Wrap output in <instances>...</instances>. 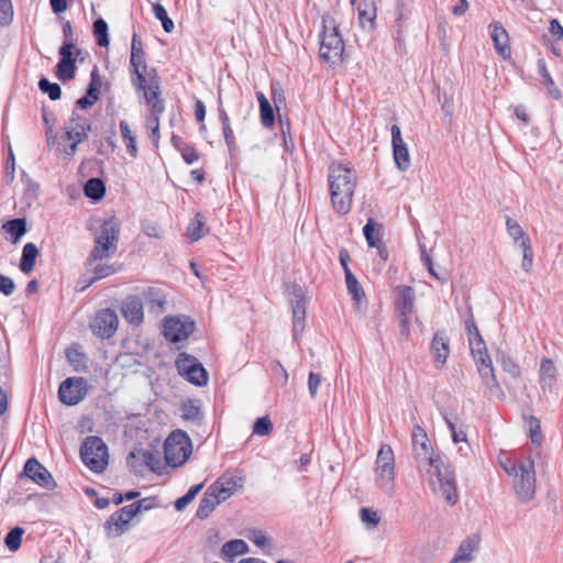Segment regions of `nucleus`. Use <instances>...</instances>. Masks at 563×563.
I'll list each match as a JSON object with an SVG mask.
<instances>
[{"label": "nucleus", "instance_id": "nucleus-18", "mask_svg": "<svg viewBox=\"0 0 563 563\" xmlns=\"http://www.w3.org/2000/svg\"><path fill=\"white\" fill-rule=\"evenodd\" d=\"M391 131L393 154L396 166L405 172L410 167V155L406 143L401 137V130L394 124Z\"/></svg>", "mask_w": 563, "mask_h": 563}, {"label": "nucleus", "instance_id": "nucleus-59", "mask_svg": "<svg viewBox=\"0 0 563 563\" xmlns=\"http://www.w3.org/2000/svg\"><path fill=\"white\" fill-rule=\"evenodd\" d=\"M179 151L181 153V157L187 164H194L199 159V153L192 145L184 144Z\"/></svg>", "mask_w": 563, "mask_h": 563}, {"label": "nucleus", "instance_id": "nucleus-61", "mask_svg": "<svg viewBox=\"0 0 563 563\" xmlns=\"http://www.w3.org/2000/svg\"><path fill=\"white\" fill-rule=\"evenodd\" d=\"M522 249L523 257L521 262V267L526 273H530L533 264V252L531 249V244H525Z\"/></svg>", "mask_w": 563, "mask_h": 563}, {"label": "nucleus", "instance_id": "nucleus-28", "mask_svg": "<svg viewBox=\"0 0 563 563\" xmlns=\"http://www.w3.org/2000/svg\"><path fill=\"white\" fill-rule=\"evenodd\" d=\"M540 383L543 390L552 391L556 383V367L552 360L543 358L540 364Z\"/></svg>", "mask_w": 563, "mask_h": 563}, {"label": "nucleus", "instance_id": "nucleus-54", "mask_svg": "<svg viewBox=\"0 0 563 563\" xmlns=\"http://www.w3.org/2000/svg\"><path fill=\"white\" fill-rule=\"evenodd\" d=\"M13 21V7L11 0H0V25L7 26Z\"/></svg>", "mask_w": 563, "mask_h": 563}, {"label": "nucleus", "instance_id": "nucleus-25", "mask_svg": "<svg viewBox=\"0 0 563 563\" xmlns=\"http://www.w3.org/2000/svg\"><path fill=\"white\" fill-rule=\"evenodd\" d=\"M415 299V290L410 286L401 285L396 287L395 308L397 312L412 313Z\"/></svg>", "mask_w": 563, "mask_h": 563}, {"label": "nucleus", "instance_id": "nucleus-26", "mask_svg": "<svg viewBox=\"0 0 563 563\" xmlns=\"http://www.w3.org/2000/svg\"><path fill=\"white\" fill-rule=\"evenodd\" d=\"M124 318L133 324H140L143 321V303L136 296H130L122 305Z\"/></svg>", "mask_w": 563, "mask_h": 563}, {"label": "nucleus", "instance_id": "nucleus-45", "mask_svg": "<svg viewBox=\"0 0 563 563\" xmlns=\"http://www.w3.org/2000/svg\"><path fill=\"white\" fill-rule=\"evenodd\" d=\"M92 27L97 44L101 47H107L110 42L107 22L102 18H98L95 20Z\"/></svg>", "mask_w": 563, "mask_h": 563}, {"label": "nucleus", "instance_id": "nucleus-20", "mask_svg": "<svg viewBox=\"0 0 563 563\" xmlns=\"http://www.w3.org/2000/svg\"><path fill=\"white\" fill-rule=\"evenodd\" d=\"M243 486V477L233 475V474H224L219 477L211 487L218 494V497L225 501L228 498L233 496L238 488Z\"/></svg>", "mask_w": 563, "mask_h": 563}, {"label": "nucleus", "instance_id": "nucleus-27", "mask_svg": "<svg viewBox=\"0 0 563 563\" xmlns=\"http://www.w3.org/2000/svg\"><path fill=\"white\" fill-rule=\"evenodd\" d=\"M223 500L218 497V494L211 487V485L207 488L202 498L200 499L199 506L196 511V516L199 519H206L210 516V514L216 509V507L221 504Z\"/></svg>", "mask_w": 563, "mask_h": 563}, {"label": "nucleus", "instance_id": "nucleus-40", "mask_svg": "<svg viewBox=\"0 0 563 563\" xmlns=\"http://www.w3.org/2000/svg\"><path fill=\"white\" fill-rule=\"evenodd\" d=\"M363 234L369 247L378 245L382 242L380 224L369 218L363 228Z\"/></svg>", "mask_w": 563, "mask_h": 563}, {"label": "nucleus", "instance_id": "nucleus-41", "mask_svg": "<svg viewBox=\"0 0 563 563\" xmlns=\"http://www.w3.org/2000/svg\"><path fill=\"white\" fill-rule=\"evenodd\" d=\"M208 232L206 228L205 218L202 214L197 213L195 219L189 223L187 228V235L191 241H198L205 236Z\"/></svg>", "mask_w": 563, "mask_h": 563}, {"label": "nucleus", "instance_id": "nucleus-23", "mask_svg": "<svg viewBox=\"0 0 563 563\" xmlns=\"http://www.w3.org/2000/svg\"><path fill=\"white\" fill-rule=\"evenodd\" d=\"M59 62L57 63L56 75L62 81H68L75 77L76 62L73 57V51H68V47H59Z\"/></svg>", "mask_w": 563, "mask_h": 563}, {"label": "nucleus", "instance_id": "nucleus-9", "mask_svg": "<svg viewBox=\"0 0 563 563\" xmlns=\"http://www.w3.org/2000/svg\"><path fill=\"white\" fill-rule=\"evenodd\" d=\"M412 12V0H395V20L393 25V38L395 49L401 53L405 47L407 34V21Z\"/></svg>", "mask_w": 563, "mask_h": 563}, {"label": "nucleus", "instance_id": "nucleus-30", "mask_svg": "<svg viewBox=\"0 0 563 563\" xmlns=\"http://www.w3.org/2000/svg\"><path fill=\"white\" fill-rule=\"evenodd\" d=\"M478 542L477 537H470L462 541L450 563L471 562L473 560V553L477 550Z\"/></svg>", "mask_w": 563, "mask_h": 563}, {"label": "nucleus", "instance_id": "nucleus-51", "mask_svg": "<svg viewBox=\"0 0 563 563\" xmlns=\"http://www.w3.org/2000/svg\"><path fill=\"white\" fill-rule=\"evenodd\" d=\"M155 506H156L155 497H147V498H143V499H140L137 501H134V503H132L130 505H126V511L125 512H130L132 515H137L142 510H145V511L146 510H151Z\"/></svg>", "mask_w": 563, "mask_h": 563}, {"label": "nucleus", "instance_id": "nucleus-46", "mask_svg": "<svg viewBox=\"0 0 563 563\" xmlns=\"http://www.w3.org/2000/svg\"><path fill=\"white\" fill-rule=\"evenodd\" d=\"M496 358H497V362L500 363L503 369L506 373L510 374L512 377L520 376L519 365L509 355H507L503 351L498 350Z\"/></svg>", "mask_w": 563, "mask_h": 563}, {"label": "nucleus", "instance_id": "nucleus-17", "mask_svg": "<svg viewBox=\"0 0 563 563\" xmlns=\"http://www.w3.org/2000/svg\"><path fill=\"white\" fill-rule=\"evenodd\" d=\"M21 476H25L35 484L47 489L55 486V482L51 473L35 457H31L25 462Z\"/></svg>", "mask_w": 563, "mask_h": 563}, {"label": "nucleus", "instance_id": "nucleus-38", "mask_svg": "<svg viewBox=\"0 0 563 563\" xmlns=\"http://www.w3.org/2000/svg\"><path fill=\"white\" fill-rule=\"evenodd\" d=\"M507 232L514 239V243L520 247H523L525 244H530L529 236L525 233L521 225L512 220L511 218H507L506 221Z\"/></svg>", "mask_w": 563, "mask_h": 563}, {"label": "nucleus", "instance_id": "nucleus-8", "mask_svg": "<svg viewBox=\"0 0 563 563\" xmlns=\"http://www.w3.org/2000/svg\"><path fill=\"white\" fill-rule=\"evenodd\" d=\"M514 488L521 503H528L536 495V471L534 462L528 457L519 467L518 476L514 477Z\"/></svg>", "mask_w": 563, "mask_h": 563}, {"label": "nucleus", "instance_id": "nucleus-56", "mask_svg": "<svg viewBox=\"0 0 563 563\" xmlns=\"http://www.w3.org/2000/svg\"><path fill=\"white\" fill-rule=\"evenodd\" d=\"M410 316L411 313L397 312L400 336L405 340L410 335Z\"/></svg>", "mask_w": 563, "mask_h": 563}, {"label": "nucleus", "instance_id": "nucleus-31", "mask_svg": "<svg viewBox=\"0 0 563 563\" xmlns=\"http://www.w3.org/2000/svg\"><path fill=\"white\" fill-rule=\"evenodd\" d=\"M375 483L386 495H393L395 489V468H375Z\"/></svg>", "mask_w": 563, "mask_h": 563}, {"label": "nucleus", "instance_id": "nucleus-50", "mask_svg": "<svg viewBox=\"0 0 563 563\" xmlns=\"http://www.w3.org/2000/svg\"><path fill=\"white\" fill-rule=\"evenodd\" d=\"M153 13L157 20L161 21L165 32L170 33L174 30V22L168 16L166 9L161 3L153 4Z\"/></svg>", "mask_w": 563, "mask_h": 563}, {"label": "nucleus", "instance_id": "nucleus-11", "mask_svg": "<svg viewBox=\"0 0 563 563\" xmlns=\"http://www.w3.org/2000/svg\"><path fill=\"white\" fill-rule=\"evenodd\" d=\"M195 331V322L188 317H169L164 322V336L166 340L177 343L189 338Z\"/></svg>", "mask_w": 563, "mask_h": 563}, {"label": "nucleus", "instance_id": "nucleus-13", "mask_svg": "<svg viewBox=\"0 0 563 563\" xmlns=\"http://www.w3.org/2000/svg\"><path fill=\"white\" fill-rule=\"evenodd\" d=\"M119 325V319L114 310L101 309L90 321V329L92 333L101 339L111 338Z\"/></svg>", "mask_w": 563, "mask_h": 563}, {"label": "nucleus", "instance_id": "nucleus-42", "mask_svg": "<svg viewBox=\"0 0 563 563\" xmlns=\"http://www.w3.org/2000/svg\"><path fill=\"white\" fill-rule=\"evenodd\" d=\"M375 468H395V457L390 445L383 444L377 453Z\"/></svg>", "mask_w": 563, "mask_h": 563}, {"label": "nucleus", "instance_id": "nucleus-32", "mask_svg": "<svg viewBox=\"0 0 563 563\" xmlns=\"http://www.w3.org/2000/svg\"><path fill=\"white\" fill-rule=\"evenodd\" d=\"M249 552L247 543L242 539H234L225 542L222 545L221 554L230 562L234 561L236 555H242Z\"/></svg>", "mask_w": 563, "mask_h": 563}, {"label": "nucleus", "instance_id": "nucleus-48", "mask_svg": "<svg viewBox=\"0 0 563 563\" xmlns=\"http://www.w3.org/2000/svg\"><path fill=\"white\" fill-rule=\"evenodd\" d=\"M203 487V483L194 485L189 490L180 498L176 499L174 506L177 511H183L200 493Z\"/></svg>", "mask_w": 563, "mask_h": 563}, {"label": "nucleus", "instance_id": "nucleus-55", "mask_svg": "<svg viewBox=\"0 0 563 563\" xmlns=\"http://www.w3.org/2000/svg\"><path fill=\"white\" fill-rule=\"evenodd\" d=\"M273 430V423L271 419L266 417L257 418L253 426V433L257 435H267Z\"/></svg>", "mask_w": 563, "mask_h": 563}, {"label": "nucleus", "instance_id": "nucleus-58", "mask_svg": "<svg viewBox=\"0 0 563 563\" xmlns=\"http://www.w3.org/2000/svg\"><path fill=\"white\" fill-rule=\"evenodd\" d=\"M114 273H117V268L113 265L99 264V265L95 266V268H93L95 277L90 282V284L98 279L106 278Z\"/></svg>", "mask_w": 563, "mask_h": 563}, {"label": "nucleus", "instance_id": "nucleus-52", "mask_svg": "<svg viewBox=\"0 0 563 563\" xmlns=\"http://www.w3.org/2000/svg\"><path fill=\"white\" fill-rule=\"evenodd\" d=\"M100 87L101 78L98 68L95 67L90 74V82L87 87L86 95L92 98L93 100H98L100 96Z\"/></svg>", "mask_w": 563, "mask_h": 563}, {"label": "nucleus", "instance_id": "nucleus-22", "mask_svg": "<svg viewBox=\"0 0 563 563\" xmlns=\"http://www.w3.org/2000/svg\"><path fill=\"white\" fill-rule=\"evenodd\" d=\"M140 90L144 91L146 103L151 106V111L154 115H159L164 112V101L159 98L161 89L158 78L156 76L145 79V87Z\"/></svg>", "mask_w": 563, "mask_h": 563}, {"label": "nucleus", "instance_id": "nucleus-64", "mask_svg": "<svg viewBox=\"0 0 563 563\" xmlns=\"http://www.w3.org/2000/svg\"><path fill=\"white\" fill-rule=\"evenodd\" d=\"M15 290V284L12 278L0 274V292L4 296H11Z\"/></svg>", "mask_w": 563, "mask_h": 563}, {"label": "nucleus", "instance_id": "nucleus-35", "mask_svg": "<svg viewBox=\"0 0 563 563\" xmlns=\"http://www.w3.org/2000/svg\"><path fill=\"white\" fill-rule=\"evenodd\" d=\"M181 418L186 421L199 422L202 418L198 400L188 399L181 404Z\"/></svg>", "mask_w": 563, "mask_h": 563}, {"label": "nucleus", "instance_id": "nucleus-15", "mask_svg": "<svg viewBox=\"0 0 563 563\" xmlns=\"http://www.w3.org/2000/svg\"><path fill=\"white\" fill-rule=\"evenodd\" d=\"M289 301L292 310L294 335L297 336L305 328L306 299L300 286L294 285L289 292Z\"/></svg>", "mask_w": 563, "mask_h": 563}, {"label": "nucleus", "instance_id": "nucleus-16", "mask_svg": "<svg viewBox=\"0 0 563 563\" xmlns=\"http://www.w3.org/2000/svg\"><path fill=\"white\" fill-rule=\"evenodd\" d=\"M91 130V122L88 118L74 111L71 117L65 122V137L68 141L84 142Z\"/></svg>", "mask_w": 563, "mask_h": 563}, {"label": "nucleus", "instance_id": "nucleus-12", "mask_svg": "<svg viewBox=\"0 0 563 563\" xmlns=\"http://www.w3.org/2000/svg\"><path fill=\"white\" fill-rule=\"evenodd\" d=\"M87 394V382L84 377H69L58 388L60 402L67 406L79 404Z\"/></svg>", "mask_w": 563, "mask_h": 563}, {"label": "nucleus", "instance_id": "nucleus-10", "mask_svg": "<svg viewBox=\"0 0 563 563\" xmlns=\"http://www.w3.org/2000/svg\"><path fill=\"white\" fill-rule=\"evenodd\" d=\"M176 366L188 382L196 386H205L208 383V373L198 360L187 353H180L176 360Z\"/></svg>", "mask_w": 563, "mask_h": 563}, {"label": "nucleus", "instance_id": "nucleus-7", "mask_svg": "<svg viewBox=\"0 0 563 563\" xmlns=\"http://www.w3.org/2000/svg\"><path fill=\"white\" fill-rule=\"evenodd\" d=\"M192 452L188 434L183 430L173 431L164 444V456L168 465L177 467L186 463Z\"/></svg>", "mask_w": 563, "mask_h": 563}, {"label": "nucleus", "instance_id": "nucleus-21", "mask_svg": "<svg viewBox=\"0 0 563 563\" xmlns=\"http://www.w3.org/2000/svg\"><path fill=\"white\" fill-rule=\"evenodd\" d=\"M430 349L434 357L435 368H442L450 354V339L444 331L434 333Z\"/></svg>", "mask_w": 563, "mask_h": 563}, {"label": "nucleus", "instance_id": "nucleus-4", "mask_svg": "<svg viewBox=\"0 0 563 563\" xmlns=\"http://www.w3.org/2000/svg\"><path fill=\"white\" fill-rule=\"evenodd\" d=\"M468 344L471 354L477 366V371L483 379V383L490 390L493 396L500 400L505 399V393L497 380L492 358L488 355L486 343L483 340L481 333L476 332L475 336H471Z\"/></svg>", "mask_w": 563, "mask_h": 563}, {"label": "nucleus", "instance_id": "nucleus-5", "mask_svg": "<svg viewBox=\"0 0 563 563\" xmlns=\"http://www.w3.org/2000/svg\"><path fill=\"white\" fill-rule=\"evenodd\" d=\"M119 239V220L114 217L104 220L96 234L95 246L87 258L88 264L114 255L118 250Z\"/></svg>", "mask_w": 563, "mask_h": 563}, {"label": "nucleus", "instance_id": "nucleus-34", "mask_svg": "<svg viewBox=\"0 0 563 563\" xmlns=\"http://www.w3.org/2000/svg\"><path fill=\"white\" fill-rule=\"evenodd\" d=\"M85 196L93 201H99L106 194V185L101 178L92 177L84 186Z\"/></svg>", "mask_w": 563, "mask_h": 563}, {"label": "nucleus", "instance_id": "nucleus-44", "mask_svg": "<svg viewBox=\"0 0 563 563\" xmlns=\"http://www.w3.org/2000/svg\"><path fill=\"white\" fill-rule=\"evenodd\" d=\"M120 131H121L123 142L125 143L126 151L130 153L131 156L136 157L137 145H136L135 136L133 135V133L130 130V126L125 120L120 121Z\"/></svg>", "mask_w": 563, "mask_h": 563}, {"label": "nucleus", "instance_id": "nucleus-60", "mask_svg": "<svg viewBox=\"0 0 563 563\" xmlns=\"http://www.w3.org/2000/svg\"><path fill=\"white\" fill-rule=\"evenodd\" d=\"M63 35H64V42L60 47H68V51H73L75 47V40H74V33L73 27L69 21L65 22L63 25Z\"/></svg>", "mask_w": 563, "mask_h": 563}, {"label": "nucleus", "instance_id": "nucleus-47", "mask_svg": "<svg viewBox=\"0 0 563 563\" xmlns=\"http://www.w3.org/2000/svg\"><path fill=\"white\" fill-rule=\"evenodd\" d=\"M24 533V529L21 527H14L12 528L4 538V544L5 547L14 552L20 549L22 543V536Z\"/></svg>", "mask_w": 563, "mask_h": 563}, {"label": "nucleus", "instance_id": "nucleus-36", "mask_svg": "<svg viewBox=\"0 0 563 563\" xmlns=\"http://www.w3.org/2000/svg\"><path fill=\"white\" fill-rule=\"evenodd\" d=\"M2 230L13 238L16 243L26 232V221L23 218H15L2 224Z\"/></svg>", "mask_w": 563, "mask_h": 563}, {"label": "nucleus", "instance_id": "nucleus-29", "mask_svg": "<svg viewBox=\"0 0 563 563\" xmlns=\"http://www.w3.org/2000/svg\"><path fill=\"white\" fill-rule=\"evenodd\" d=\"M492 32V40L497 53L503 58L510 57V47L508 45V34L500 23H494Z\"/></svg>", "mask_w": 563, "mask_h": 563}, {"label": "nucleus", "instance_id": "nucleus-33", "mask_svg": "<svg viewBox=\"0 0 563 563\" xmlns=\"http://www.w3.org/2000/svg\"><path fill=\"white\" fill-rule=\"evenodd\" d=\"M38 256V249L34 243H26L22 250V257L20 262V269L29 274L33 271Z\"/></svg>", "mask_w": 563, "mask_h": 563}, {"label": "nucleus", "instance_id": "nucleus-1", "mask_svg": "<svg viewBox=\"0 0 563 563\" xmlns=\"http://www.w3.org/2000/svg\"><path fill=\"white\" fill-rule=\"evenodd\" d=\"M412 448L415 459L419 464L426 462L434 470L439 490L450 505L457 503L456 485L453 472L439 456H434L431 452L429 439L426 430L416 424L412 429Z\"/></svg>", "mask_w": 563, "mask_h": 563}, {"label": "nucleus", "instance_id": "nucleus-14", "mask_svg": "<svg viewBox=\"0 0 563 563\" xmlns=\"http://www.w3.org/2000/svg\"><path fill=\"white\" fill-rule=\"evenodd\" d=\"M126 464L136 475H143L146 467L153 472L161 468V460L148 450H134L126 457Z\"/></svg>", "mask_w": 563, "mask_h": 563}, {"label": "nucleus", "instance_id": "nucleus-3", "mask_svg": "<svg viewBox=\"0 0 563 563\" xmlns=\"http://www.w3.org/2000/svg\"><path fill=\"white\" fill-rule=\"evenodd\" d=\"M319 57L329 67H335L343 62L344 41L335 20L329 14L322 15V30L319 34Z\"/></svg>", "mask_w": 563, "mask_h": 563}, {"label": "nucleus", "instance_id": "nucleus-6", "mask_svg": "<svg viewBox=\"0 0 563 563\" xmlns=\"http://www.w3.org/2000/svg\"><path fill=\"white\" fill-rule=\"evenodd\" d=\"M80 459L91 472L101 474L109 462L108 446L101 438L89 435L80 446Z\"/></svg>", "mask_w": 563, "mask_h": 563}, {"label": "nucleus", "instance_id": "nucleus-39", "mask_svg": "<svg viewBox=\"0 0 563 563\" xmlns=\"http://www.w3.org/2000/svg\"><path fill=\"white\" fill-rule=\"evenodd\" d=\"M144 299L146 306L152 311L156 312H161L164 309V305L166 302L165 296L157 288H148L146 291H144Z\"/></svg>", "mask_w": 563, "mask_h": 563}, {"label": "nucleus", "instance_id": "nucleus-53", "mask_svg": "<svg viewBox=\"0 0 563 563\" xmlns=\"http://www.w3.org/2000/svg\"><path fill=\"white\" fill-rule=\"evenodd\" d=\"M529 435L533 444L540 445L543 440L540 420L534 416L529 417Z\"/></svg>", "mask_w": 563, "mask_h": 563}, {"label": "nucleus", "instance_id": "nucleus-24", "mask_svg": "<svg viewBox=\"0 0 563 563\" xmlns=\"http://www.w3.org/2000/svg\"><path fill=\"white\" fill-rule=\"evenodd\" d=\"M130 68L132 74V84L136 89L145 87V52H131Z\"/></svg>", "mask_w": 563, "mask_h": 563}, {"label": "nucleus", "instance_id": "nucleus-63", "mask_svg": "<svg viewBox=\"0 0 563 563\" xmlns=\"http://www.w3.org/2000/svg\"><path fill=\"white\" fill-rule=\"evenodd\" d=\"M320 384L321 375L314 372H310L308 376V389L311 398H316Z\"/></svg>", "mask_w": 563, "mask_h": 563}, {"label": "nucleus", "instance_id": "nucleus-37", "mask_svg": "<svg viewBox=\"0 0 563 563\" xmlns=\"http://www.w3.org/2000/svg\"><path fill=\"white\" fill-rule=\"evenodd\" d=\"M538 74L543 79V85L548 89L549 93L556 100L561 98V91L555 86L545 64L544 59H538Z\"/></svg>", "mask_w": 563, "mask_h": 563}, {"label": "nucleus", "instance_id": "nucleus-2", "mask_svg": "<svg viewBox=\"0 0 563 563\" xmlns=\"http://www.w3.org/2000/svg\"><path fill=\"white\" fill-rule=\"evenodd\" d=\"M328 185L333 209L339 214L349 213L357 185L356 170L341 163H332L329 166Z\"/></svg>", "mask_w": 563, "mask_h": 563}, {"label": "nucleus", "instance_id": "nucleus-49", "mask_svg": "<svg viewBox=\"0 0 563 563\" xmlns=\"http://www.w3.org/2000/svg\"><path fill=\"white\" fill-rule=\"evenodd\" d=\"M38 89L43 93H47L51 100H58L62 96L60 86L56 82H51L47 78L42 77L38 81Z\"/></svg>", "mask_w": 563, "mask_h": 563}, {"label": "nucleus", "instance_id": "nucleus-43", "mask_svg": "<svg viewBox=\"0 0 563 563\" xmlns=\"http://www.w3.org/2000/svg\"><path fill=\"white\" fill-rule=\"evenodd\" d=\"M344 275H345V283H346V288H347L349 292L352 295L354 301L356 303H360L362 301V299L365 297V292H364L361 284L358 283L357 278L354 276L352 271H347V274H344Z\"/></svg>", "mask_w": 563, "mask_h": 563}, {"label": "nucleus", "instance_id": "nucleus-19", "mask_svg": "<svg viewBox=\"0 0 563 563\" xmlns=\"http://www.w3.org/2000/svg\"><path fill=\"white\" fill-rule=\"evenodd\" d=\"M126 511V506L114 511L109 519L104 522V530L108 538H118L129 529L130 520L136 515Z\"/></svg>", "mask_w": 563, "mask_h": 563}, {"label": "nucleus", "instance_id": "nucleus-62", "mask_svg": "<svg viewBox=\"0 0 563 563\" xmlns=\"http://www.w3.org/2000/svg\"><path fill=\"white\" fill-rule=\"evenodd\" d=\"M360 516L363 522L371 525L372 527H375L379 523V516L376 511L369 508H362L360 510Z\"/></svg>", "mask_w": 563, "mask_h": 563}, {"label": "nucleus", "instance_id": "nucleus-57", "mask_svg": "<svg viewBox=\"0 0 563 563\" xmlns=\"http://www.w3.org/2000/svg\"><path fill=\"white\" fill-rule=\"evenodd\" d=\"M261 122L265 128H271L275 121V114L271 103L260 107Z\"/></svg>", "mask_w": 563, "mask_h": 563}]
</instances>
